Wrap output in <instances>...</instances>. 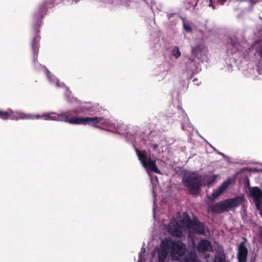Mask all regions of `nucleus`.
Segmentation results:
<instances>
[{
  "label": "nucleus",
  "instance_id": "nucleus-1",
  "mask_svg": "<svg viewBox=\"0 0 262 262\" xmlns=\"http://www.w3.org/2000/svg\"><path fill=\"white\" fill-rule=\"evenodd\" d=\"M165 229L171 235L177 237L182 236L181 229L189 234L196 233L201 235H206L209 233L207 226L199 221L191 220L190 217L185 213H183L182 216L171 220L165 227Z\"/></svg>",
  "mask_w": 262,
  "mask_h": 262
},
{
  "label": "nucleus",
  "instance_id": "nucleus-2",
  "mask_svg": "<svg viewBox=\"0 0 262 262\" xmlns=\"http://www.w3.org/2000/svg\"><path fill=\"white\" fill-rule=\"evenodd\" d=\"M67 100L70 103L75 104L76 108L60 113V121L65 122L72 124H87L89 117H80L75 116V114H83L93 115L99 112V108L97 106L92 105L90 103H82L79 105V102L76 98H70L67 92L65 94Z\"/></svg>",
  "mask_w": 262,
  "mask_h": 262
},
{
  "label": "nucleus",
  "instance_id": "nucleus-3",
  "mask_svg": "<svg viewBox=\"0 0 262 262\" xmlns=\"http://www.w3.org/2000/svg\"><path fill=\"white\" fill-rule=\"evenodd\" d=\"M185 244L180 240H173L170 237L163 239L157 250V262H167L169 254L173 260H179L186 251Z\"/></svg>",
  "mask_w": 262,
  "mask_h": 262
},
{
  "label": "nucleus",
  "instance_id": "nucleus-4",
  "mask_svg": "<svg viewBox=\"0 0 262 262\" xmlns=\"http://www.w3.org/2000/svg\"><path fill=\"white\" fill-rule=\"evenodd\" d=\"M136 152L139 160L143 166L146 169L147 172L150 178V181L152 185V193L154 195V207H153V216H156L155 212V204L156 202V195L155 193V187L158 183V178L156 176H152L149 171H154L157 173H160V171L156 166V161L151 159L149 154L145 151H139L136 149Z\"/></svg>",
  "mask_w": 262,
  "mask_h": 262
},
{
  "label": "nucleus",
  "instance_id": "nucleus-5",
  "mask_svg": "<svg viewBox=\"0 0 262 262\" xmlns=\"http://www.w3.org/2000/svg\"><path fill=\"white\" fill-rule=\"evenodd\" d=\"M0 118L2 119H10L12 120L18 119H42L46 120H54L60 121V114H57L55 112H50L45 113L42 115H34L33 114H26L21 112H14L11 110L7 111H0Z\"/></svg>",
  "mask_w": 262,
  "mask_h": 262
},
{
  "label": "nucleus",
  "instance_id": "nucleus-6",
  "mask_svg": "<svg viewBox=\"0 0 262 262\" xmlns=\"http://www.w3.org/2000/svg\"><path fill=\"white\" fill-rule=\"evenodd\" d=\"M60 2V0H48L47 2H46L39 7L38 12H37L34 15V19L36 23V24L34 25L35 35L34 37L32 42V48L34 54L33 60L34 62L37 59V57H36V55H37L39 50L38 43L40 39V37L38 35L39 31L38 30L37 28L40 24V20L42 17L43 15L45 14V12L46 11V7L49 4H52V3L58 4Z\"/></svg>",
  "mask_w": 262,
  "mask_h": 262
},
{
  "label": "nucleus",
  "instance_id": "nucleus-7",
  "mask_svg": "<svg viewBox=\"0 0 262 262\" xmlns=\"http://www.w3.org/2000/svg\"><path fill=\"white\" fill-rule=\"evenodd\" d=\"M202 176L196 172H188L184 174L182 182L191 194L198 195L202 186Z\"/></svg>",
  "mask_w": 262,
  "mask_h": 262
},
{
  "label": "nucleus",
  "instance_id": "nucleus-8",
  "mask_svg": "<svg viewBox=\"0 0 262 262\" xmlns=\"http://www.w3.org/2000/svg\"><path fill=\"white\" fill-rule=\"evenodd\" d=\"M88 119V125H92L100 123V124L104 126L106 129L108 130L111 132L116 130L115 123L113 122V120L109 119L104 118L102 117H89Z\"/></svg>",
  "mask_w": 262,
  "mask_h": 262
},
{
  "label": "nucleus",
  "instance_id": "nucleus-9",
  "mask_svg": "<svg viewBox=\"0 0 262 262\" xmlns=\"http://www.w3.org/2000/svg\"><path fill=\"white\" fill-rule=\"evenodd\" d=\"M209 209L211 212L215 213H222L230 210L227 199L210 206Z\"/></svg>",
  "mask_w": 262,
  "mask_h": 262
},
{
  "label": "nucleus",
  "instance_id": "nucleus-10",
  "mask_svg": "<svg viewBox=\"0 0 262 262\" xmlns=\"http://www.w3.org/2000/svg\"><path fill=\"white\" fill-rule=\"evenodd\" d=\"M228 206L230 210L232 209L237 208L246 201L244 194H241L234 198L227 199Z\"/></svg>",
  "mask_w": 262,
  "mask_h": 262
},
{
  "label": "nucleus",
  "instance_id": "nucleus-11",
  "mask_svg": "<svg viewBox=\"0 0 262 262\" xmlns=\"http://www.w3.org/2000/svg\"><path fill=\"white\" fill-rule=\"evenodd\" d=\"M231 181L230 179H228L223 182L219 187L213 191L210 199L214 200L217 198L226 189H227Z\"/></svg>",
  "mask_w": 262,
  "mask_h": 262
},
{
  "label": "nucleus",
  "instance_id": "nucleus-12",
  "mask_svg": "<svg viewBox=\"0 0 262 262\" xmlns=\"http://www.w3.org/2000/svg\"><path fill=\"white\" fill-rule=\"evenodd\" d=\"M248 255V249L244 242L239 244L238 247L237 258L238 262H246Z\"/></svg>",
  "mask_w": 262,
  "mask_h": 262
},
{
  "label": "nucleus",
  "instance_id": "nucleus-13",
  "mask_svg": "<svg viewBox=\"0 0 262 262\" xmlns=\"http://www.w3.org/2000/svg\"><path fill=\"white\" fill-rule=\"evenodd\" d=\"M250 195L253 198L255 205L262 203V191L258 187L249 188Z\"/></svg>",
  "mask_w": 262,
  "mask_h": 262
},
{
  "label": "nucleus",
  "instance_id": "nucleus-14",
  "mask_svg": "<svg viewBox=\"0 0 262 262\" xmlns=\"http://www.w3.org/2000/svg\"><path fill=\"white\" fill-rule=\"evenodd\" d=\"M197 249L198 251L201 252L206 251L211 252L213 251V248L211 243L205 239H201L198 244Z\"/></svg>",
  "mask_w": 262,
  "mask_h": 262
},
{
  "label": "nucleus",
  "instance_id": "nucleus-15",
  "mask_svg": "<svg viewBox=\"0 0 262 262\" xmlns=\"http://www.w3.org/2000/svg\"><path fill=\"white\" fill-rule=\"evenodd\" d=\"M180 262H201V260L195 252L190 251L185 254Z\"/></svg>",
  "mask_w": 262,
  "mask_h": 262
},
{
  "label": "nucleus",
  "instance_id": "nucleus-16",
  "mask_svg": "<svg viewBox=\"0 0 262 262\" xmlns=\"http://www.w3.org/2000/svg\"><path fill=\"white\" fill-rule=\"evenodd\" d=\"M178 113L180 115V116H179V118H180L179 121L181 122L182 128L184 129L185 124H188L189 121L187 117V114L181 106H178Z\"/></svg>",
  "mask_w": 262,
  "mask_h": 262
},
{
  "label": "nucleus",
  "instance_id": "nucleus-17",
  "mask_svg": "<svg viewBox=\"0 0 262 262\" xmlns=\"http://www.w3.org/2000/svg\"><path fill=\"white\" fill-rule=\"evenodd\" d=\"M216 174H206L202 176V185H209L216 181L217 177Z\"/></svg>",
  "mask_w": 262,
  "mask_h": 262
},
{
  "label": "nucleus",
  "instance_id": "nucleus-18",
  "mask_svg": "<svg viewBox=\"0 0 262 262\" xmlns=\"http://www.w3.org/2000/svg\"><path fill=\"white\" fill-rule=\"evenodd\" d=\"M46 71V75L49 81L52 83H55L57 87L64 86V84L62 82L59 83V80L54 76H51L50 72L45 68Z\"/></svg>",
  "mask_w": 262,
  "mask_h": 262
},
{
  "label": "nucleus",
  "instance_id": "nucleus-19",
  "mask_svg": "<svg viewBox=\"0 0 262 262\" xmlns=\"http://www.w3.org/2000/svg\"><path fill=\"white\" fill-rule=\"evenodd\" d=\"M214 262H226V256L222 247H219L215 256Z\"/></svg>",
  "mask_w": 262,
  "mask_h": 262
},
{
  "label": "nucleus",
  "instance_id": "nucleus-20",
  "mask_svg": "<svg viewBox=\"0 0 262 262\" xmlns=\"http://www.w3.org/2000/svg\"><path fill=\"white\" fill-rule=\"evenodd\" d=\"M198 3L197 0H184L183 5L187 10H193L194 9Z\"/></svg>",
  "mask_w": 262,
  "mask_h": 262
},
{
  "label": "nucleus",
  "instance_id": "nucleus-21",
  "mask_svg": "<svg viewBox=\"0 0 262 262\" xmlns=\"http://www.w3.org/2000/svg\"><path fill=\"white\" fill-rule=\"evenodd\" d=\"M183 21V29L185 30V31L187 32H191L192 31V29L191 27V23L190 22L187 21L185 18H182Z\"/></svg>",
  "mask_w": 262,
  "mask_h": 262
},
{
  "label": "nucleus",
  "instance_id": "nucleus-22",
  "mask_svg": "<svg viewBox=\"0 0 262 262\" xmlns=\"http://www.w3.org/2000/svg\"><path fill=\"white\" fill-rule=\"evenodd\" d=\"M254 47L256 54L260 57V59L262 60V42H256Z\"/></svg>",
  "mask_w": 262,
  "mask_h": 262
},
{
  "label": "nucleus",
  "instance_id": "nucleus-23",
  "mask_svg": "<svg viewBox=\"0 0 262 262\" xmlns=\"http://www.w3.org/2000/svg\"><path fill=\"white\" fill-rule=\"evenodd\" d=\"M171 54L176 58L178 59L181 55V52L178 46H174L171 50Z\"/></svg>",
  "mask_w": 262,
  "mask_h": 262
},
{
  "label": "nucleus",
  "instance_id": "nucleus-24",
  "mask_svg": "<svg viewBox=\"0 0 262 262\" xmlns=\"http://www.w3.org/2000/svg\"><path fill=\"white\" fill-rule=\"evenodd\" d=\"M186 67L188 71H193L194 67H195V62L191 59H189V61L186 63Z\"/></svg>",
  "mask_w": 262,
  "mask_h": 262
},
{
  "label": "nucleus",
  "instance_id": "nucleus-25",
  "mask_svg": "<svg viewBox=\"0 0 262 262\" xmlns=\"http://www.w3.org/2000/svg\"><path fill=\"white\" fill-rule=\"evenodd\" d=\"M145 252V248L144 247H142L141 249V251L139 253V261L138 262H141L142 260V255Z\"/></svg>",
  "mask_w": 262,
  "mask_h": 262
},
{
  "label": "nucleus",
  "instance_id": "nucleus-26",
  "mask_svg": "<svg viewBox=\"0 0 262 262\" xmlns=\"http://www.w3.org/2000/svg\"><path fill=\"white\" fill-rule=\"evenodd\" d=\"M256 207L257 209L259 211V214L262 217V203H257V204H256Z\"/></svg>",
  "mask_w": 262,
  "mask_h": 262
},
{
  "label": "nucleus",
  "instance_id": "nucleus-27",
  "mask_svg": "<svg viewBox=\"0 0 262 262\" xmlns=\"http://www.w3.org/2000/svg\"><path fill=\"white\" fill-rule=\"evenodd\" d=\"M261 1V0H249V2L252 5Z\"/></svg>",
  "mask_w": 262,
  "mask_h": 262
},
{
  "label": "nucleus",
  "instance_id": "nucleus-28",
  "mask_svg": "<svg viewBox=\"0 0 262 262\" xmlns=\"http://www.w3.org/2000/svg\"><path fill=\"white\" fill-rule=\"evenodd\" d=\"M216 152L217 154H219V155H220L222 156L223 157H224V158H227L226 156L224 154H223V153H222V152H221L219 151V150H217V151H216Z\"/></svg>",
  "mask_w": 262,
  "mask_h": 262
},
{
  "label": "nucleus",
  "instance_id": "nucleus-29",
  "mask_svg": "<svg viewBox=\"0 0 262 262\" xmlns=\"http://www.w3.org/2000/svg\"><path fill=\"white\" fill-rule=\"evenodd\" d=\"M212 1H213V0H210V2H209V7H212L213 8V9H215V7H214V6L213 5Z\"/></svg>",
  "mask_w": 262,
  "mask_h": 262
},
{
  "label": "nucleus",
  "instance_id": "nucleus-30",
  "mask_svg": "<svg viewBox=\"0 0 262 262\" xmlns=\"http://www.w3.org/2000/svg\"><path fill=\"white\" fill-rule=\"evenodd\" d=\"M259 236L262 238V227L259 228Z\"/></svg>",
  "mask_w": 262,
  "mask_h": 262
},
{
  "label": "nucleus",
  "instance_id": "nucleus-31",
  "mask_svg": "<svg viewBox=\"0 0 262 262\" xmlns=\"http://www.w3.org/2000/svg\"><path fill=\"white\" fill-rule=\"evenodd\" d=\"M226 1L227 0H218L219 3L221 5H223Z\"/></svg>",
  "mask_w": 262,
  "mask_h": 262
},
{
  "label": "nucleus",
  "instance_id": "nucleus-32",
  "mask_svg": "<svg viewBox=\"0 0 262 262\" xmlns=\"http://www.w3.org/2000/svg\"><path fill=\"white\" fill-rule=\"evenodd\" d=\"M246 214H245L244 213H242V217H243V220H245V217H246Z\"/></svg>",
  "mask_w": 262,
  "mask_h": 262
},
{
  "label": "nucleus",
  "instance_id": "nucleus-33",
  "mask_svg": "<svg viewBox=\"0 0 262 262\" xmlns=\"http://www.w3.org/2000/svg\"><path fill=\"white\" fill-rule=\"evenodd\" d=\"M210 147L215 151V152L217 151V149L214 148L213 146H212L210 144Z\"/></svg>",
  "mask_w": 262,
  "mask_h": 262
},
{
  "label": "nucleus",
  "instance_id": "nucleus-34",
  "mask_svg": "<svg viewBox=\"0 0 262 262\" xmlns=\"http://www.w3.org/2000/svg\"><path fill=\"white\" fill-rule=\"evenodd\" d=\"M242 210L245 212L246 209V207L244 205H243L242 207Z\"/></svg>",
  "mask_w": 262,
  "mask_h": 262
},
{
  "label": "nucleus",
  "instance_id": "nucleus-35",
  "mask_svg": "<svg viewBox=\"0 0 262 262\" xmlns=\"http://www.w3.org/2000/svg\"><path fill=\"white\" fill-rule=\"evenodd\" d=\"M258 72L259 74H262V72L259 69H258Z\"/></svg>",
  "mask_w": 262,
  "mask_h": 262
},
{
  "label": "nucleus",
  "instance_id": "nucleus-36",
  "mask_svg": "<svg viewBox=\"0 0 262 262\" xmlns=\"http://www.w3.org/2000/svg\"><path fill=\"white\" fill-rule=\"evenodd\" d=\"M157 145H156V144H154V146H153V147H154V149H156L157 148Z\"/></svg>",
  "mask_w": 262,
  "mask_h": 262
},
{
  "label": "nucleus",
  "instance_id": "nucleus-37",
  "mask_svg": "<svg viewBox=\"0 0 262 262\" xmlns=\"http://www.w3.org/2000/svg\"><path fill=\"white\" fill-rule=\"evenodd\" d=\"M192 52L193 53H194V49L193 48H192Z\"/></svg>",
  "mask_w": 262,
  "mask_h": 262
},
{
  "label": "nucleus",
  "instance_id": "nucleus-38",
  "mask_svg": "<svg viewBox=\"0 0 262 262\" xmlns=\"http://www.w3.org/2000/svg\"><path fill=\"white\" fill-rule=\"evenodd\" d=\"M79 0H74L75 2L76 3H77Z\"/></svg>",
  "mask_w": 262,
  "mask_h": 262
},
{
  "label": "nucleus",
  "instance_id": "nucleus-39",
  "mask_svg": "<svg viewBox=\"0 0 262 262\" xmlns=\"http://www.w3.org/2000/svg\"><path fill=\"white\" fill-rule=\"evenodd\" d=\"M232 46H234V47H235V46H236V45H235V44H234V43H233Z\"/></svg>",
  "mask_w": 262,
  "mask_h": 262
},
{
  "label": "nucleus",
  "instance_id": "nucleus-40",
  "mask_svg": "<svg viewBox=\"0 0 262 262\" xmlns=\"http://www.w3.org/2000/svg\"><path fill=\"white\" fill-rule=\"evenodd\" d=\"M65 89L68 91V90L67 89V88L66 86H65Z\"/></svg>",
  "mask_w": 262,
  "mask_h": 262
}]
</instances>
